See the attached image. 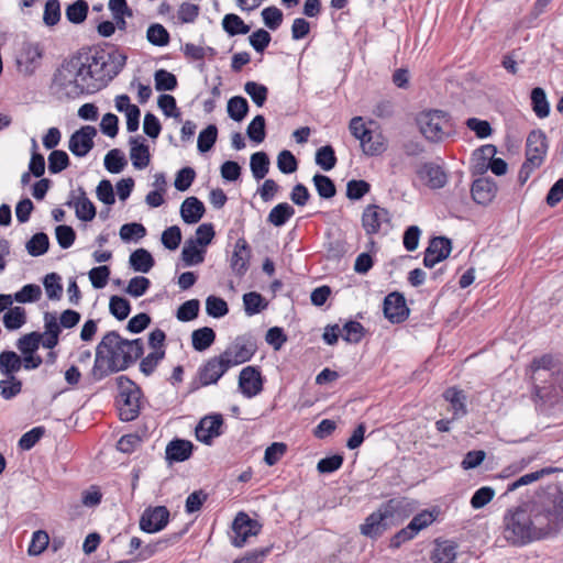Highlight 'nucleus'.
Listing matches in <instances>:
<instances>
[{"instance_id":"nucleus-1","label":"nucleus","mask_w":563,"mask_h":563,"mask_svg":"<svg viewBox=\"0 0 563 563\" xmlns=\"http://www.w3.org/2000/svg\"><path fill=\"white\" fill-rule=\"evenodd\" d=\"M126 59V54L118 48L110 52L96 48L73 55L57 67L52 86L68 99L96 93L121 73Z\"/></svg>"},{"instance_id":"nucleus-2","label":"nucleus","mask_w":563,"mask_h":563,"mask_svg":"<svg viewBox=\"0 0 563 563\" xmlns=\"http://www.w3.org/2000/svg\"><path fill=\"white\" fill-rule=\"evenodd\" d=\"M563 528V492L549 486L525 507L505 517V538L512 543H527L553 534Z\"/></svg>"},{"instance_id":"nucleus-3","label":"nucleus","mask_w":563,"mask_h":563,"mask_svg":"<svg viewBox=\"0 0 563 563\" xmlns=\"http://www.w3.org/2000/svg\"><path fill=\"white\" fill-rule=\"evenodd\" d=\"M144 352L142 339H123L117 331L106 333L96 347L91 374L100 380L110 374L125 371Z\"/></svg>"},{"instance_id":"nucleus-4","label":"nucleus","mask_w":563,"mask_h":563,"mask_svg":"<svg viewBox=\"0 0 563 563\" xmlns=\"http://www.w3.org/2000/svg\"><path fill=\"white\" fill-rule=\"evenodd\" d=\"M530 373L534 395L542 404H555L563 397V363L543 355L531 362Z\"/></svg>"},{"instance_id":"nucleus-5","label":"nucleus","mask_w":563,"mask_h":563,"mask_svg":"<svg viewBox=\"0 0 563 563\" xmlns=\"http://www.w3.org/2000/svg\"><path fill=\"white\" fill-rule=\"evenodd\" d=\"M410 509H412V504L407 498H391L365 518L360 526V532L376 540L394 523V520L407 517Z\"/></svg>"},{"instance_id":"nucleus-6","label":"nucleus","mask_w":563,"mask_h":563,"mask_svg":"<svg viewBox=\"0 0 563 563\" xmlns=\"http://www.w3.org/2000/svg\"><path fill=\"white\" fill-rule=\"evenodd\" d=\"M547 152L548 143L545 134L540 130L530 132L526 143V159L518 173V183L520 186H523L531 174L543 164Z\"/></svg>"},{"instance_id":"nucleus-7","label":"nucleus","mask_w":563,"mask_h":563,"mask_svg":"<svg viewBox=\"0 0 563 563\" xmlns=\"http://www.w3.org/2000/svg\"><path fill=\"white\" fill-rule=\"evenodd\" d=\"M119 396L118 409L119 416L122 421H132L137 418L141 409V388L126 376L118 378Z\"/></svg>"},{"instance_id":"nucleus-8","label":"nucleus","mask_w":563,"mask_h":563,"mask_svg":"<svg viewBox=\"0 0 563 563\" xmlns=\"http://www.w3.org/2000/svg\"><path fill=\"white\" fill-rule=\"evenodd\" d=\"M417 123L423 136L431 142H441L450 135V118L444 111H423L418 115Z\"/></svg>"},{"instance_id":"nucleus-9","label":"nucleus","mask_w":563,"mask_h":563,"mask_svg":"<svg viewBox=\"0 0 563 563\" xmlns=\"http://www.w3.org/2000/svg\"><path fill=\"white\" fill-rule=\"evenodd\" d=\"M256 343L246 335L236 336L220 354L227 366L234 367L249 362L256 352Z\"/></svg>"},{"instance_id":"nucleus-10","label":"nucleus","mask_w":563,"mask_h":563,"mask_svg":"<svg viewBox=\"0 0 563 563\" xmlns=\"http://www.w3.org/2000/svg\"><path fill=\"white\" fill-rule=\"evenodd\" d=\"M262 530V525L252 519L246 512L240 511L232 522L231 543L235 548H242L246 544L249 538L257 536Z\"/></svg>"},{"instance_id":"nucleus-11","label":"nucleus","mask_w":563,"mask_h":563,"mask_svg":"<svg viewBox=\"0 0 563 563\" xmlns=\"http://www.w3.org/2000/svg\"><path fill=\"white\" fill-rule=\"evenodd\" d=\"M43 53V48L38 43H23L16 58L19 70L26 76L34 74L42 64Z\"/></svg>"},{"instance_id":"nucleus-12","label":"nucleus","mask_w":563,"mask_h":563,"mask_svg":"<svg viewBox=\"0 0 563 563\" xmlns=\"http://www.w3.org/2000/svg\"><path fill=\"white\" fill-rule=\"evenodd\" d=\"M169 516L165 506L147 507L140 518V529L146 533L159 532L168 525Z\"/></svg>"},{"instance_id":"nucleus-13","label":"nucleus","mask_w":563,"mask_h":563,"mask_svg":"<svg viewBox=\"0 0 563 563\" xmlns=\"http://www.w3.org/2000/svg\"><path fill=\"white\" fill-rule=\"evenodd\" d=\"M65 205L75 210V214L80 221L89 222L96 217V207L82 187L70 190Z\"/></svg>"},{"instance_id":"nucleus-14","label":"nucleus","mask_w":563,"mask_h":563,"mask_svg":"<svg viewBox=\"0 0 563 563\" xmlns=\"http://www.w3.org/2000/svg\"><path fill=\"white\" fill-rule=\"evenodd\" d=\"M389 221L388 210L377 205H368L362 214V227L367 235L379 233L384 225L389 224Z\"/></svg>"},{"instance_id":"nucleus-15","label":"nucleus","mask_w":563,"mask_h":563,"mask_svg":"<svg viewBox=\"0 0 563 563\" xmlns=\"http://www.w3.org/2000/svg\"><path fill=\"white\" fill-rule=\"evenodd\" d=\"M97 134V130L92 125L81 126L79 130L74 132L68 142L69 151L78 157L86 156L93 147V137Z\"/></svg>"},{"instance_id":"nucleus-16","label":"nucleus","mask_w":563,"mask_h":563,"mask_svg":"<svg viewBox=\"0 0 563 563\" xmlns=\"http://www.w3.org/2000/svg\"><path fill=\"white\" fill-rule=\"evenodd\" d=\"M452 250L451 240L444 236H437L430 240L424 251L423 265L432 268L438 263L445 260Z\"/></svg>"},{"instance_id":"nucleus-17","label":"nucleus","mask_w":563,"mask_h":563,"mask_svg":"<svg viewBox=\"0 0 563 563\" xmlns=\"http://www.w3.org/2000/svg\"><path fill=\"white\" fill-rule=\"evenodd\" d=\"M229 369L221 355L213 356L198 371L200 384L202 386L216 384Z\"/></svg>"},{"instance_id":"nucleus-18","label":"nucleus","mask_w":563,"mask_h":563,"mask_svg":"<svg viewBox=\"0 0 563 563\" xmlns=\"http://www.w3.org/2000/svg\"><path fill=\"white\" fill-rule=\"evenodd\" d=\"M384 314L391 323H400L409 316L405 297L399 292H390L384 299Z\"/></svg>"},{"instance_id":"nucleus-19","label":"nucleus","mask_w":563,"mask_h":563,"mask_svg":"<svg viewBox=\"0 0 563 563\" xmlns=\"http://www.w3.org/2000/svg\"><path fill=\"white\" fill-rule=\"evenodd\" d=\"M417 179L431 189H439L444 187L446 183V175L440 166L433 163H424L416 169Z\"/></svg>"},{"instance_id":"nucleus-20","label":"nucleus","mask_w":563,"mask_h":563,"mask_svg":"<svg viewBox=\"0 0 563 563\" xmlns=\"http://www.w3.org/2000/svg\"><path fill=\"white\" fill-rule=\"evenodd\" d=\"M239 388L246 398L258 395L263 389L260 371L254 366H246L240 372Z\"/></svg>"},{"instance_id":"nucleus-21","label":"nucleus","mask_w":563,"mask_h":563,"mask_svg":"<svg viewBox=\"0 0 563 563\" xmlns=\"http://www.w3.org/2000/svg\"><path fill=\"white\" fill-rule=\"evenodd\" d=\"M223 418L221 415L206 416L196 428L198 441L210 444L212 440L221 434Z\"/></svg>"},{"instance_id":"nucleus-22","label":"nucleus","mask_w":563,"mask_h":563,"mask_svg":"<svg viewBox=\"0 0 563 563\" xmlns=\"http://www.w3.org/2000/svg\"><path fill=\"white\" fill-rule=\"evenodd\" d=\"M471 170L473 176H484L488 170H493V144L482 145L473 152Z\"/></svg>"},{"instance_id":"nucleus-23","label":"nucleus","mask_w":563,"mask_h":563,"mask_svg":"<svg viewBox=\"0 0 563 563\" xmlns=\"http://www.w3.org/2000/svg\"><path fill=\"white\" fill-rule=\"evenodd\" d=\"M117 111L124 113L126 118V130L135 132L140 125L141 111L137 106L131 103L128 95H119L114 99Z\"/></svg>"},{"instance_id":"nucleus-24","label":"nucleus","mask_w":563,"mask_h":563,"mask_svg":"<svg viewBox=\"0 0 563 563\" xmlns=\"http://www.w3.org/2000/svg\"><path fill=\"white\" fill-rule=\"evenodd\" d=\"M250 249L245 240L239 239L234 244V250L230 260V267L238 276H243L250 262Z\"/></svg>"},{"instance_id":"nucleus-25","label":"nucleus","mask_w":563,"mask_h":563,"mask_svg":"<svg viewBox=\"0 0 563 563\" xmlns=\"http://www.w3.org/2000/svg\"><path fill=\"white\" fill-rule=\"evenodd\" d=\"M194 445L188 440L174 439L165 450L166 460L169 463H178L188 460L192 454Z\"/></svg>"},{"instance_id":"nucleus-26","label":"nucleus","mask_w":563,"mask_h":563,"mask_svg":"<svg viewBox=\"0 0 563 563\" xmlns=\"http://www.w3.org/2000/svg\"><path fill=\"white\" fill-rule=\"evenodd\" d=\"M130 147V158L132 161V165L134 166V168H146L151 162V155L148 146L145 144V141L140 136L131 137Z\"/></svg>"},{"instance_id":"nucleus-27","label":"nucleus","mask_w":563,"mask_h":563,"mask_svg":"<svg viewBox=\"0 0 563 563\" xmlns=\"http://www.w3.org/2000/svg\"><path fill=\"white\" fill-rule=\"evenodd\" d=\"M205 210L203 203L198 198L188 197L180 206V216L184 222L194 224L200 221Z\"/></svg>"},{"instance_id":"nucleus-28","label":"nucleus","mask_w":563,"mask_h":563,"mask_svg":"<svg viewBox=\"0 0 563 563\" xmlns=\"http://www.w3.org/2000/svg\"><path fill=\"white\" fill-rule=\"evenodd\" d=\"M471 194L477 205L487 206L493 201V184L488 177L479 176L473 181Z\"/></svg>"},{"instance_id":"nucleus-29","label":"nucleus","mask_w":563,"mask_h":563,"mask_svg":"<svg viewBox=\"0 0 563 563\" xmlns=\"http://www.w3.org/2000/svg\"><path fill=\"white\" fill-rule=\"evenodd\" d=\"M457 544L451 540L437 541L432 553L433 563H453Z\"/></svg>"},{"instance_id":"nucleus-30","label":"nucleus","mask_w":563,"mask_h":563,"mask_svg":"<svg viewBox=\"0 0 563 563\" xmlns=\"http://www.w3.org/2000/svg\"><path fill=\"white\" fill-rule=\"evenodd\" d=\"M129 264L134 272L146 274L153 268L155 261L147 250L137 249L131 253Z\"/></svg>"},{"instance_id":"nucleus-31","label":"nucleus","mask_w":563,"mask_h":563,"mask_svg":"<svg viewBox=\"0 0 563 563\" xmlns=\"http://www.w3.org/2000/svg\"><path fill=\"white\" fill-rule=\"evenodd\" d=\"M214 341L216 332L209 327L199 328L191 333V344L195 351L203 352L208 350Z\"/></svg>"},{"instance_id":"nucleus-32","label":"nucleus","mask_w":563,"mask_h":563,"mask_svg":"<svg viewBox=\"0 0 563 563\" xmlns=\"http://www.w3.org/2000/svg\"><path fill=\"white\" fill-rule=\"evenodd\" d=\"M205 253L206 251L202 247H198L194 239H189L183 247L181 260L185 266H195L203 262Z\"/></svg>"},{"instance_id":"nucleus-33","label":"nucleus","mask_w":563,"mask_h":563,"mask_svg":"<svg viewBox=\"0 0 563 563\" xmlns=\"http://www.w3.org/2000/svg\"><path fill=\"white\" fill-rule=\"evenodd\" d=\"M243 306L245 314L252 317L265 310L268 302L260 292L250 291L243 295Z\"/></svg>"},{"instance_id":"nucleus-34","label":"nucleus","mask_w":563,"mask_h":563,"mask_svg":"<svg viewBox=\"0 0 563 563\" xmlns=\"http://www.w3.org/2000/svg\"><path fill=\"white\" fill-rule=\"evenodd\" d=\"M22 368V358L13 351L0 354V372L4 376H14Z\"/></svg>"},{"instance_id":"nucleus-35","label":"nucleus","mask_w":563,"mask_h":563,"mask_svg":"<svg viewBox=\"0 0 563 563\" xmlns=\"http://www.w3.org/2000/svg\"><path fill=\"white\" fill-rule=\"evenodd\" d=\"M295 214V209L287 202L275 206L268 213L267 221L275 227H283Z\"/></svg>"},{"instance_id":"nucleus-36","label":"nucleus","mask_w":563,"mask_h":563,"mask_svg":"<svg viewBox=\"0 0 563 563\" xmlns=\"http://www.w3.org/2000/svg\"><path fill=\"white\" fill-rule=\"evenodd\" d=\"M439 515V510L437 508L433 509H424L417 514L408 523L410 530H413L417 534L431 526Z\"/></svg>"},{"instance_id":"nucleus-37","label":"nucleus","mask_w":563,"mask_h":563,"mask_svg":"<svg viewBox=\"0 0 563 563\" xmlns=\"http://www.w3.org/2000/svg\"><path fill=\"white\" fill-rule=\"evenodd\" d=\"M552 472H553V468L545 467V468H541L536 472H531L529 474H525V475L520 476L519 478L512 481L511 483L507 484V486L505 487L504 495H506L510 492H514L521 486L534 483V482L539 481L540 478H542L544 475L551 474Z\"/></svg>"},{"instance_id":"nucleus-38","label":"nucleus","mask_w":563,"mask_h":563,"mask_svg":"<svg viewBox=\"0 0 563 563\" xmlns=\"http://www.w3.org/2000/svg\"><path fill=\"white\" fill-rule=\"evenodd\" d=\"M443 396L451 404L454 418H460L466 413L465 396L462 390L451 387L445 390Z\"/></svg>"},{"instance_id":"nucleus-39","label":"nucleus","mask_w":563,"mask_h":563,"mask_svg":"<svg viewBox=\"0 0 563 563\" xmlns=\"http://www.w3.org/2000/svg\"><path fill=\"white\" fill-rule=\"evenodd\" d=\"M365 334V328L358 321L350 320L341 328V336L347 343L357 344Z\"/></svg>"},{"instance_id":"nucleus-40","label":"nucleus","mask_w":563,"mask_h":563,"mask_svg":"<svg viewBox=\"0 0 563 563\" xmlns=\"http://www.w3.org/2000/svg\"><path fill=\"white\" fill-rule=\"evenodd\" d=\"M146 40L154 46L164 47L169 44L170 36L164 25L159 23H153L146 31Z\"/></svg>"},{"instance_id":"nucleus-41","label":"nucleus","mask_w":563,"mask_h":563,"mask_svg":"<svg viewBox=\"0 0 563 563\" xmlns=\"http://www.w3.org/2000/svg\"><path fill=\"white\" fill-rule=\"evenodd\" d=\"M222 27L230 36L247 34L250 32V26L234 13L224 15L222 20Z\"/></svg>"},{"instance_id":"nucleus-42","label":"nucleus","mask_w":563,"mask_h":563,"mask_svg":"<svg viewBox=\"0 0 563 563\" xmlns=\"http://www.w3.org/2000/svg\"><path fill=\"white\" fill-rule=\"evenodd\" d=\"M253 177L257 180L263 179L269 170V158L265 152H256L250 161Z\"/></svg>"},{"instance_id":"nucleus-43","label":"nucleus","mask_w":563,"mask_h":563,"mask_svg":"<svg viewBox=\"0 0 563 563\" xmlns=\"http://www.w3.org/2000/svg\"><path fill=\"white\" fill-rule=\"evenodd\" d=\"M31 256L37 257L45 254L49 247V239L46 233H35L25 245Z\"/></svg>"},{"instance_id":"nucleus-44","label":"nucleus","mask_w":563,"mask_h":563,"mask_svg":"<svg viewBox=\"0 0 563 563\" xmlns=\"http://www.w3.org/2000/svg\"><path fill=\"white\" fill-rule=\"evenodd\" d=\"M249 112V103L244 97L234 96L228 101V114L229 117L236 121L241 122Z\"/></svg>"},{"instance_id":"nucleus-45","label":"nucleus","mask_w":563,"mask_h":563,"mask_svg":"<svg viewBox=\"0 0 563 563\" xmlns=\"http://www.w3.org/2000/svg\"><path fill=\"white\" fill-rule=\"evenodd\" d=\"M126 164L125 156L119 148L110 150L104 156V167L109 173L119 174Z\"/></svg>"},{"instance_id":"nucleus-46","label":"nucleus","mask_w":563,"mask_h":563,"mask_svg":"<svg viewBox=\"0 0 563 563\" xmlns=\"http://www.w3.org/2000/svg\"><path fill=\"white\" fill-rule=\"evenodd\" d=\"M25 322V309L19 306L10 308L3 316V324L8 330H18Z\"/></svg>"},{"instance_id":"nucleus-47","label":"nucleus","mask_w":563,"mask_h":563,"mask_svg":"<svg viewBox=\"0 0 563 563\" xmlns=\"http://www.w3.org/2000/svg\"><path fill=\"white\" fill-rule=\"evenodd\" d=\"M532 109L537 117L545 118L550 113V106L547 100L545 92L542 88L537 87L531 91Z\"/></svg>"},{"instance_id":"nucleus-48","label":"nucleus","mask_w":563,"mask_h":563,"mask_svg":"<svg viewBox=\"0 0 563 563\" xmlns=\"http://www.w3.org/2000/svg\"><path fill=\"white\" fill-rule=\"evenodd\" d=\"M166 350L152 351L140 363V371L145 375H152L158 364L164 360Z\"/></svg>"},{"instance_id":"nucleus-49","label":"nucleus","mask_w":563,"mask_h":563,"mask_svg":"<svg viewBox=\"0 0 563 563\" xmlns=\"http://www.w3.org/2000/svg\"><path fill=\"white\" fill-rule=\"evenodd\" d=\"M244 91L257 107H262L268 96L267 87L256 81H246L244 85Z\"/></svg>"},{"instance_id":"nucleus-50","label":"nucleus","mask_w":563,"mask_h":563,"mask_svg":"<svg viewBox=\"0 0 563 563\" xmlns=\"http://www.w3.org/2000/svg\"><path fill=\"white\" fill-rule=\"evenodd\" d=\"M217 137L218 129L214 124H210L203 129L198 135L197 146L199 152L206 153L210 151L217 142Z\"/></svg>"},{"instance_id":"nucleus-51","label":"nucleus","mask_w":563,"mask_h":563,"mask_svg":"<svg viewBox=\"0 0 563 563\" xmlns=\"http://www.w3.org/2000/svg\"><path fill=\"white\" fill-rule=\"evenodd\" d=\"M88 9V3L85 0H77L67 7L66 18L69 22L79 24L86 20Z\"/></svg>"},{"instance_id":"nucleus-52","label":"nucleus","mask_w":563,"mask_h":563,"mask_svg":"<svg viewBox=\"0 0 563 563\" xmlns=\"http://www.w3.org/2000/svg\"><path fill=\"white\" fill-rule=\"evenodd\" d=\"M316 164L327 172L334 168L336 164V157L334 150L331 145H324L317 150Z\"/></svg>"},{"instance_id":"nucleus-53","label":"nucleus","mask_w":563,"mask_h":563,"mask_svg":"<svg viewBox=\"0 0 563 563\" xmlns=\"http://www.w3.org/2000/svg\"><path fill=\"white\" fill-rule=\"evenodd\" d=\"M155 89L157 91H170L177 87V78L174 74L158 69L154 74Z\"/></svg>"},{"instance_id":"nucleus-54","label":"nucleus","mask_w":563,"mask_h":563,"mask_svg":"<svg viewBox=\"0 0 563 563\" xmlns=\"http://www.w3.org/2000/svg\"><path fill=\"white\" fill-rule=\"evenodd\" d=\"M0 380V395L3 399L10 400L18 396L22 390V382L15 376H5Z\"/></svg>"},{"instance_id":"nucleus-55","label":"nucleus","mask_w":563,"mask_h":563,"mask_svg":"<svg viewBox=\"0 0 563 563\" xmlns=\"http://www.w3.org/2000/svg\"><path fill=\"white\" fill-rule=\"evenodd\" d=\"M49 543L48 533L44 530L34 531L29 544L27 553L32 556L42 554Z\"/></svg>"},{"instance_id":"nucleus-56","label":"nucleus","mask_w":563,"mask_h":563,"mask_svg":"<svg viewBox=\"0 0 563 563\" xmlns=\"http://www.w3.org/2000/svg\"><path fill=\"white\" fill-rule=\"evenodd\" d=\"M246 134L255 143H262L265 140V118L257 114L247 125Z\"/></svg>"},{"instance_id":"nucleus-57","label":"nucleus","mask_w":563,"mask_h":563,"mask_svg":"<svg viewBox=\"0 0 563 563\" xmlns=\"http://www.w3.org/2000/svg\"><path fill=\"white\" fill-rule=\"evenodd\" d=\"M44 288L46 296L51 300H58L63 294V287L60 284V277L56 273L47 274L44 278Z\"/></svg>"},{"instance_id":"nucleus-58","label":"nucleus","mask_w":563,"mask_h":563,"mask_svg":"<svg viewBox=\"0 0 563 563\" xmlns=\"http://www.w3.org/2000/svg\"><path fill=\"white\" fill-rule=\"evenodd\" d=\"M69 165V157L65 151L54 150L48 155V170L52 174H58Z\"/></svg>"},{"instance_id":"nucleus-59","label":"nucleus","mask_w":563,"mask_h":563,"mask_svg":"<svg viewBox=\"0 0 563 563\" xmlns=\"http://www.w3.org/2000/svg\"><path fill=\"white\" fill-rule=\"evenodd\" d=\"M109 310L118 320H124L130 314L131 305L123 297L112 296L109 302Z\"/></svg>"},{"instance_id":"nucleus-60","label":"nucleus","mask_w":563,"mask_h":563,"mask_svg":"<svg viewBox=\"0 0 563 563\" xmlns=\"http://www.w3.org/2000/svg\"><path fill=\"white\" fill-rule=\"evenodd\" d=\"M42 296V289L38 285L27 284L14 294V300L20 303L35 302Z\"/></svg>"},{"instance_id":"nucleus-61","label":"nucleus","mask_w":563,"mask_h":563,"mask_svg":"<svg viewBox=\"0 0 563 563\" xmlns=\"http://www.w3.org/2000/svg\"><path fill=\"white\" fill-rule=\"evenodd\" d=\"M313 184L314 187L321 198L330 199L334 197L336 190L334 183L331 180L330 177L317 174L313 176Z\"/></svg>"},{"instance_id":"nucleus-62","label":"nucleus","mask_w":563,"mask_h":563,"mask_svg":"<svg viewBox=\"0 0 563 563\" xmlns=\"http://www.w3.org/2000/svg\"><path fill=\"white\" fill-rule=\"evenodd\" d=\"M200 302L198 299H190L185 301L177 309L176 317L179 321L188 322L198 317Z\"/></svg>"},{"instance_id":"nucleus-63","label":"nucleus","mask_w":563,"mask_h":563,"mask_svg":"<svg viewBox=\"0 0 563 563\" xmlns=\"http://www.w3.org/2000/svg\"><path fill=\"white\" fill-rule=\"evenodd\" d=\"M42 335L37 332H31L21 336L16 342V347L22 354L35 353L41 343Z\"/></svg>"},{"instance_id":"nucleus-64","label":"nucleus","mask_w":563,"mask_h":563,"mask_svg":"<svg viewBox=\"0 0 563 563\" xmlns=\"http://www.w3.org/2000/svg\"><path fill=\"white\" fill-rule=\"evenodd\" d=\"M206 311L212 318H222L229 312V308L222 298L209 296L206 300Z\"/></svg>"}]
</instances>
